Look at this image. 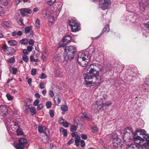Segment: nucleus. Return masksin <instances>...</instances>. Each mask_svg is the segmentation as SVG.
<instances>
[{"instance_id": "nucleus-40", "label": "nucleus", "mask_w": 149, "mask_h": 149, "mask_svg": "<svg viewBox=\"0 0 149 149\" xmlns=\"http://www.w3.org/2000/svg\"><path fill=\"white\" fill-rule=\"evenodd\" d=\"M46 105L47 109L50 108L52 106V103L50 101H48L46 102Z\"/></svg>"}, {"instance_id": "nucleus-6", "label": "nucleus", "mask_w": 149, "mask_h": 149, "mask_svg": "<svg viewBox=\"0 0 149 149\" xmlns=\"http://www.w3.org/2000/svg\"><path fill=\"white\" fill-rule=\"evenodd\" d=\"M137 132H136V130L135 132H133L132 131V132L131 133L132 135V137L135 141H136L137 140H139L141 141H142V139H145L146 137H148V136L144 135V136L143 137V138H142L141 136H138L137 135H139V134H138Z\"/></svg>"}, {"instance_id": "nucleus-44", "label": "nucleus", "mask_w": 149, "mask_h": 149, "mask_svg": "<svg viewBox=\"0 0 149 149\" xmlns=\"http://www.w3.org/2000/svg\"><path fill=\"white\" fill-rule=\"evenodd\" d=\"M12 70L13 71L12 73L13 74H16L17 71V69L16 68H12Z\"/></svg>"}, {"instance_id": "nucleus-9", "label": "nucleus", "mask_w": 149, "mask_h": 149, "mask_svg": "<svg viewBox=\"0 0 149 149\" xmlns=\"http://www.w3.org/2000/svg\"><path fill=\"white\" fill-rule=\"evenodd\" d=\"M32 26H27L25 28V33L26 36L30 37H32L33 36V33L32 30Z\"/></svg>"}, {"instance_id": "nucleus-30", "label": "nucleus", "mask_w": 149, "mask_h": 149, "mask_svg": "<svg viewBox=\"0 0 149 149\" xmlns=\"http://www.w3.org/2000/svg\"><path fill=\"white\" fill-rule=\"evenodd\" d=\"M81 118L84 120H91V117H89L87 115L83 114L81 116Z\"/></svg>"}, {"instance_id": "nucleus-64", "label": "nucleus", "mask_w": 149, "mask_h": 149, "mask_svg": "<svg viewBox=\"0 0 149 149\" xmlns=\"http://www.w3.org/2000/svg\"><path fill=\"white\" fill-rule=\"evenodd\" d=\"M17 34L18 36H21L22 35V33L21 31H19L17 33Z\"/></svg>"}, {"instance_id": "nucleus-36", "label": "nucleus", "mask_w": 149, "mask_h": 149, "mask_svg": "<svg viewBox=\"0 0 149 149\" xmlns=\"http://www.w3.org/2000/svg\"><path fill=\"white\" fill-rule=\"evenodd\" d=\"M55 74L56 77L62 76L61 72L59 70H56L55 72Z\"/></svg>"}, {"instance_id": "nucleus-51", "label": "nucleus", "mask_w": 149, "mask_h": 149, "mask_svg": "<svg viewBox=\"0 0 149 149\" xmlns=\"http://www.w3.org/2000/svg\"><path fill=\"white\" fill-rule=\"evenodd\" d=\"M47 77L46 75L44 73H42L40 78L41 79H43L46 78Z\"/></svg>"}, {"instance_id": "nucleus-35", "label": "nucleus", "mask_w": 149, "mask_h": 149, "mask_svg": "<svg viewBox=\"0 0 149 149\" xmlns=\"http://www.w3.org/2000/svg\"><path fill=\"white\" fill-rule=\"evenodd\" d=\"M61 109L62 111H68V108L67 106L63 105L61 107Z\"/></svg>"}, {"instance_id": "nucleus-39", "label": "nucleus", "mask_w": 149, "mask_h": 149, "mask_svg": "<svg viewBox=\"0 0 149 149\" xmlns=\"http://www.w3.org/2000/svg\"><path fill=\"white\" fill-rule=\"evenodd\" d=\"M98 130V128L96 126H93L92 127V132L93 133L96 132Z\"/></svg>"}, {"instance_id": "nucleus-14", "label": "nucleus", "mask_w": 149, "mask_h": 149, "mask_svg": "<svg viewBox=\"0 0 149 149\" xmlns=\"http://www.w3.org/2000/svg\"><path fill=\"white\" fill-rule=\"evenodd\" d=\"M146 4L145 0L143 1L139 2L140 9L142 11H145Z\"/></svg>"}, {"instance_id": "nucleus-60", "label": "nucleus", "mask_w": 149, "mask_h": 149, "mask_svg": "<svg viewBox=\"0 0 149 149\" xmlns=\"http://www.w3.org/2000/svg\"><path fill=\"white\" fill-rule=\"evenodd\" d=\"M44 83L42 82H40V83L39 86L40 88L41 89H43L44 88Z\"/></svg>"}, {"instance_id": "nucleus-42", "label": "nucleus", "mask_w": 149, "mask_h": 149, "mask_svg": "<svg viewBox=\"0 0 149 149\" xmlns=\"http://www.w3.org/2000/svg\"><path fill=\"white\" fill-rule=\"evenodd\" d=\"M6 96L8 99L9 100H11L13 99V97L11 96L9 94H7L6 95Z\"/></svg>"}, {"instance_id": "nucleus-32", "label": "nucleus", "mask_w": 149, "mask_h": 149, "mask_svg": "<svg viewBox=\"0 0 149 149\" xmlns=\"http://www.w3.org/2000/svg\"><path fill=\"white\" fill-rule=\"evenodd\" d=\"M20 44L23 45H26L28 43V40L26 39H23L20 41Z\"/></svg>"}, {"instance_id": "nucleus-43", "label": "nucleus", "mask_w": 149, "mask_h": 149, "mask_svg": "<svg viewBox=\"0 0 149 149\" xmlns=\"http://www.w3.org/2000/svg\"><path fill=\"white\" fill-rule=\"evenodd\" d=\"M44 107L43 104H40L38 105L37 109L38 110H40L42 109Z\"/></svg>"}, {"instance_id": "nucleus-10", "label": "nucleus", "mask_w": 149, "mask_h": 149, "mask_svg": "<svg viewBox=\"0 0 149 149\" xmlns=\"http://www.w3.org/2000/svg\"><path fill=\"white\" fill-rule=\"evenodd\" d=\"M29 111L32 113V115L33 116L36 114V111L34 107H30V105L28 106V107L26 108L25 111V112L26 113H28Z\"/></svg>"}, {"instance_id": "nucleus-16", "label": "nucleus", "mask_w": 149, "mask_h": 149, "mask_svg": "<svg viewBox=\"0 0 149 149\" xmlns=\"http://www.w3.org/2000/svg\"><path fill=\"white\" fill-rule=\"evenodd\" d=\"M46 130L45 129V128L41 126H38V131L40 133H45V135H47V133L46 132V130Z\"/></svg>"}, {"instance_id": "nucleus-7", "label": "nucleus", "mask_w": 149, "mask_h": 149, "mask_svg": "<svg viewBox=\"0 0 149 149\" xmlns=\"http://www.w3.org/2000/svg\"><path fill=\"white\" fill-rule=\"evenodd\" d=\"M110 0H100L99 2L100 7L103 10H105L107 9Z\"/></svg>"}, {"instance_id": "nucleus-45", "label": "nucleus", "mask_w": 149, "mask_h": 149, "mask_svg": "<svg viewBox=\"0 0 149 149\" xmlns=\"http://www.w3.org/2000/svg\"><path fill=\"white\" fill-rule=\"evenodd\" d=\"M36 69L35 68L32 69L31 71V74L33 76H35L36 73Z\"/></svg>"}, {"instance_id": "nucleus-21", "label": "nucleus", "mask_w": 149, "mask_h": 149, "mask_svg": "<svg viewBox=\"0 0 149 149\" xmlns=\"http://www.w3.org/2000/svg\"><path fill=\"white\" fill-rule=\"evenodd\" d=\"M69 24L71 27L75 25H77L78 23L74 20L72 19L69 20Z\"/></svg>"}, {"instance_id": "nucleus-34", "label": "nucleus", "mask_w": 149, "mask_h": 149, "mask_svg": "<svg viewBox=\"0 0 149 149\" xmlns=\"http://www.w3.org/2000/svg\"><path fill=\"white\" fill-rule=\"evenodd\" d=\"M1 4L3 6H7L8 3V0H1Z\"/></svg>"}, {"instance_id": "nucleus-12", "label": "nucleus", "mask_w": 149, "mask_h": 149, "mask_svg": "<svg viewBox=\"0 0 149 149\" xmlns=\"http://www.w3.org/2000/svg\"><path fill=\"white\" fill-rule=\"evenodd\" d=\"M71 40V37L69 36H67L65 37L63 39V45L62 46L63 47L65 45L68 44L70 42Z\"/></svg>"}, {"instance_id": "nucleus-58", "label": "nucleus", "mask_w": 149, "mask_h": 149, "mask_svg": "<svg viewBox=\"0 0 149 149\" xmlns=\"http://www.w3.org/2000/svg\"><path fill=\"white\" fill-rule=\"evenodd\" d=\"M18 23L19 24H21L22 25H24L23 20L22 19H20L18 21Z\"/></svg>"}, {"instance_id": "nucleus-2", "label": "nucleus", "mask_w": 149, "mask_h": 149, "mask_svg": "<svg viewBox=\"0 0 149 149\" xmlns=\"http://www.w3.org/2000/svg\"><path fill=\"white\" fill-rule=\"evenodd\" d=\"M64 50L67 54L64 57L66 61L73 59L77 50L76 47L74 45L66 46Z\"/></svg>"}, {"instance_id": "nucleus-20", "label": "nucleus", "mask_w": 149, "mask_h": 149, "mask_svg": "<svg viewBox=\"0 0 149 149\" xmlns=\"http://www.w3.org/2000/svg\"><path fill=\"white\" fill-rule=\"evenodd\" d=\"M79 27V24H77V25H75L71 26L72 31L74 32H77L78 30Z\"/></svg>"}, {"instance_id": "nucleus-41", "label": "nucleus", "mask_w": 149, "mask_h": 149, "mask_svg": "<svg viewBox=\"0 0 149 149\" xmlns=\"http://www.w3.org/2000/svg\"><path fill=\"white\" fill-rule=\"evenodd\" d=\"M4 9L2 6H0V15H1L4 14Z\"/></svg>"}, {"instance_id": "nucleus-23", "label": "nucleus", "mask_w": 149, "mask_h": 149, "mask_svg": "<svg viewBox=\"0 0 149 149\" xmlns=\"http://www.w3.org/2000/svg\"><path fill=\"white\" fill-rule=\"evenodd\" d=\"M60 131L62 132L63 135L65 136H67L68 135L67 131L66 129H64L63 127H61L60 129Z\"/></svg>"}, {"instance_id": "nucleus-1", "label": "nucleus", "mask_w": 149, "mask_h": 149, "mask_svg": "<svg viewBox=\"0 0 149 149\" xmlns=\"http://www.w3.org/2000/svg\"><path fill=\"white\" fill-rule=\"evenodd\" d=\"M88 73L90 74V75H87L85 77L86 84V85H90L92 84L91 81H87L86 79H91L93 77H95L96 79V81L93 84L92 86H98L101 84V77H98L99 75V71H97L94 68H91L89 70Z\"/></svg>"}, {"instance_id": "nucleus-13", "label": "nucleus", "mask_w": 149, "mask_h": 149, "mask_svg": "<svg viewBox=\"0 0 149 149\" xmlns=\"http://www.w3.org/2000/svg\"><path fill=\"white\" fill-rule=\"evenodd\" d=\"M8 110L7 108L4 106H1L0 107V114L3 116L7 113Z\"/></svg>"}, {"instance_id": "nucleus-31", "label": "nucleus", "mask_w": 149, "mask_h": 149, "mask_svg": "<svg viewBox=\"0 0 149 149\" xmlns=\"http://www.w3.org/2000/svg\"><path fill=\"white\" fill-rule=\"evenodd\" d=\"M132 130L130 127H127L124 130L123 132H125L132 133Z\"/></svg>"}, {"instance_id": "nucleus-33", "label": "nucleus", "mask_w": 149, "mask_h": 149, "mask_svg": "<svg viewBox=\"0 0 149 149\" xmlns=\"http://www.w3.org/2000/svg\"><path fill=\"white\" fill-rule=\"evenodd\" d=\"M77 125H72L71 126L70 128V131L72 132L75 131L77 130Z\"/></svg>"}, {"instance_id": "nucleus-25", "label": "nucleus", "mask_w": 149, "mask_h": 149, "mask_svg": "<svg viewBox=\"0 0 149 149\" xmlns=\"http://www.w3.org/2000/svg\"><path fill=\"white\" fill-rule=\"evenodd\" d=\"M16 132L17 133V135L18 136L19 135H23L24 134V133L22 132V129L20 127L18 128L16 130Z\"/></svg>"}, {"instance_id": "nucleus-52", "label": "nucleus", "mask_w": 149, "mask_h": 149, "mask_svg": "<svg viewBox=\"0 0 149 149\" xmlns=\"http://www.w3.org/2000/svg\"><path fill=\"white\" fill-rule=\"evenodd\" d=\"M81 146V147H84L85 146V143L84 141L81 140L80 141Z\"/></svg>"}, {"instance_id": "nucleus-3", "label": "nucleus", "mask_w": 149, "mask_h": 149, "mask_svg": "<svg viewBox=\"0 0 149 149\" xmlns=\"http://www.w3.org/2000/svg\"><path fill=\"white\" fill-rule=\"evenodd\" d=\"M90 56L89 54V52L88 51H85L82 52H79L78 54L77 61L79 64L81 65V60L83 61H85L88 63L89 61Z\"/></svg>"}, {"instance_id": "nucleus-28", "label": "nucleus", "mask_w": 149, "mask_h": 149, "mask_svg": "<svg viewBox=\"0 0 149 149\" xmlns=\"http://www.w3.org/2000/svg\"><path fill=\"white\" fill-rule=\"evenodd\" d=\"M123 136L124 138H125L128 139H131V135L132 134L131 133H128L125 132H123Z\"/></svg>"}, {"instance_id": "nucleus-54", "label": "nucleus", "mask_w": 149, "mask_h": 149, "mask_svg": "<svg viewBox=\"0 0 149 149\" xmlns=\"http://www.w3.org/2000/svg\"><path fill=\"white\" fill-rule=\"evenodd\" d=\"M74 141V140L73 139H71L70 140H69L68 143L67 145L69 146L72 143H73Z\"/></svg>"}, {"instance_id": "nucleus-48", "label": "nucleus", "mask_w": 149, "mask_h": 149, "mask_svg": "<svg viewBox=\"0 0 149 149\" xmlns=\"http://www.w3.org/2000/svg\"><path fill=\"white\" fill-rule=\"evenodd\" d=\"M145 82L146 84L149 85V75L146 78Z\"/></svg>"}, {"instance_id": "nucleus-18", "label": "nucleus", "mask_w": 149, "mask_h": 149, "mask_svg": "<svg viewBox=\"0 0 149 149\" xmlns=\"http://www.w3.org/2000/svg\"><path fill=\"white\" fill-rule=\"evenodd\" d=\"M109 30V25L107 24L103 28L101 32V34H103L104 32H108Z\"/></svg>"}, {"instance_id": "nucleus-63", "label": "nucleus", "mask_w": 149, "mask_h": 149, "mask_svg": "<svg viewBox=\"0 0 149 149\" xmlns=\"http://www.w3.org/2000/svg\"><path fill=\"white\" fill-rule=\"evenodd\" d=\"M7 46L6 45H3L2 47V49L4 50L5 51L7 49Z\"/></svg>"}, {"instance_id": "nucleus-22", "label": "nucleus", "mask_w": 149, "mask_h": 149, "mask_svg": "<svg viewBox=\"0 0 149 149\" xmlns=\"http://www.w3.org/2000/svg\"><path fill=\"white\" fill-rule=\"evenodd\" d=\"M1 25L4 27H9L10 25V22L9 21H4L1 23Z\"/></svg>"}, {"instance_id": "nucleus-56", "label": "nucleus", "mask_w": 149, "mask_h": 149, "mask_svg": "<svg viewBox=\"0 0 149 149\" xmlns=\"http://www.w3.org/2000/svg\"><path fill=\"white\" fill-rule=\"evenodd\" d=\"M81 137V138L84 140H86L87 138L86 135L84 134H82Z\"/></svg>"}, {"instance_id": "nucleus-49", "label": "nucleus", "mask_w": 149, "mask_h": 149, "mask_svg": "<svg viewBox=\"0 0 149 149\" xmlns=\"http://www.w3.org/2000/svg\"><path fill=\"white\" fill-rule=\"evenodd\" d=\"M56 0H50L47 2V3L49 5H52L54 3Z\"/></svg>"}, {"instance_id": "nucleus-5", "label": "nucleus", "mask_w": 149, "mask_h": 149, "mask_svg": "<svg viewBox=\"0 0 149 149\" xmlns=\"http://www.w3.org/2000/svg\"><path fill=\"white\" fill-rule=\"evenodd\" d=\"M27 143L26 140L24 138H21L15 147L16 149H23Z\"/></svg>"}, {"instance_id": "nucleus-29", "label": "nucleus", "mask_w": 149, "mask_h": 149, "mask_svg": "<svg viewBox=\"0 0 149 149\" xmlns=\"http://www.w3.org/2000/svg\"><path fill=\"white\" fill-rule=\"evenodd\" d=\"M61 120L63 121V122H61V123L63 125L64 127H68V126H69V123H68L67 121L64 122V120L63 118H62L60 120V121Z\"/></svg>"}, {"instance_id": "nucleus-59", "label": "nucleus", "mask_w": 149, "mask_h": 149, "mask_svg": "<svg viewBox=\"0 0 149 149\" xmlns=\"http://www.w3.org/2000/svg\"><path fill=\"white\" fill-rule=\"evenodd\" d=\"M9 61L10 63H14L15 62V59L14 57L11 58L9 59Z\"/></svg>"}, {"instance_id": "nucleus-61", "label": "nucleus", "mask_w": 149, "mask_h": 149, "mask_svg": "<svg viewBox=\"0 0 149 149\" xmlns=\"http://www.w3.org/2000/svg\"><path fill=\"white\" fill-rule=\"evenodd\" d=\"M49 95L51 97H52L54 96V94L52 91H49Z\"/></svg>"}, {"instance_id": "nucleus-38", "label": "nucleus", "mask_w": 149, "mask_h": 149, "mask_svg": "<svg viewBox=\"0 0 149 149\" xmlns=\"http://www.w3.org/2000/svg\"><path fill=\"white\" fill-rule=\"evenodd\" d=\"M60 58V56L56 55L52 59V61L53 62L58 61L59 60Z\"/></svg>"}, {"instance_id": "nucleus-15", "label": "nucleus", "mask_w": 149, "mask_h": 149, "mask_svg": "<svg viewBox=\"0 0 149 149\" xmlns=\"http://www.w3.org/2000/svg\"><path fill=\"white\" fill-rule=\"evenodd\" d=\"M127 148V149H139V146L135 144L128 145Z\"/></svg>"}, {"instance_id": "nucleus-57", "label": "nucleus", "mask_w": 149, "mask_h": 149, "mask_svg": "<svg viewBox=\"0 0 149 149\" xmlns=\"http://www.w3.org/2000/svg\"><path fill=\"white\" fill-rule=\"evenodd\" d=\"M144 25L146 28L149 30V21L148 22L147 24H144Z\"/></svg>"}, {"instance_id": "nucleus-27", "label": "nucleus", "mask_w": 149, "mask_h": 149, "mask_svg": "<svg viewBox=\"0 0 149 149\" xmlns=\"http://www.w3.org/2000/svg\"><path fill=\"white\" fill-rule=\"evenodd\" d=\"M61 99H60L59 96H57L54 97L55 103L56 105H58L61 102Z\"/></svg>"}, {"instance_id": "nucleus-24", "label": "nucleus", "mask_w": 149, "mask_h": 149, "mask_svg": "<svg viewBox=\"0 0 149 149\" xmlns=\"http://www.w3.org/2000/svg\"><path fill=\"white\" fill-rule=\"evenodd\" d=\"M8 43L10 46H13L16 45L17 42L16 40H13L8 41Z\"/></svg>"}, {"instance_id": "nucleus-26", "label": "nucleus", "mask_w": 149, "mask_h": 149, "mask_svg": "<svg viewBox=\"0 0 149 149\" xmlns=\"http://www.w3.org/2000/svg\"><path fill=\"white\" fill-rule=\"evenodd\" d=\"M113 141V142L115 143H116L117 144H119L122 141L121 139L117 137L114 138Z\"/></svg>"}, {"instance_id": "nucleus-4", "label": "nucleus", "mask_w": 149, "mask_h": 149, "mask_svg": "<svg viewBox=\"0 0 149 149\" xmlns=\"http://www.w3.org/2000/svg\"><path fill=\"white\" fill-rule=\"evenodd\" d=\"M96 103V104L94 105V106L96 108V110L98 111L102 110L104 105L109 106L111 104V103L110 102L108 101L105 102L104 104L102 100H101L99 101H97Z\"/></svg>"}, {"instance_id": "nucleus-62", "label": "nucleus", "mask_w": 149, "mask_h": 149, "mask_svg": "<svg viewBox=\"0 0 149 149\" xmlns=\"http://www.w3.org/2000/svg\"><path fill=\"white\" fill-rule=\"evenodd\" d=\"M14 125L17 127L18 128L20 127L19 125V124L18 122L15 121L14 122Z\"/></svg>"}, {"instance_id": "nucleus-55", "label": "nucleus", "mask_w": 149, "mask_h": 149, "mask_svg": "<svg viewBox=\"0 0 149 149\" xmlns=\"http://www.w3.org/2000/svg\"><path fill=\"white\" fill-rule=\"evenodd\" d=\"M27 49L28 51L31 52L32 50L33 47L31 46H29L27 47Z\"/></svg>"}, {"instance_id": "nucleus-50", "label": "nucleus", "mask_w": 149, "mask_h": 149, "mask_svg": "<svg viewBox=\"0 0 149 149\" xmlns=\"http://www.w3.org/2000/svg\"><path fill=\"white\" fill-rule=\"evenodd\" d=\"M49 113L50 117L51 118H53L54 116V111L53 110H50L49 111Z\"/></svg>"}, {"instance_id": "nucleus-17", "label": "nucleus", "mask_w": 149, "mask_h": 149, "mask_svg": "<svg viewBox=\"0 0 149 149\" xmlns=\"http://www.w3.org/2000/svg\"><path fill=\"white\" fill-rule=\"evenodd\" d=\"M136 132H138L139 135L142 136H141L142 138H143V137L144 136V135L148 136V138H149V135L148 134H146V132L143 130H136Z\"/></svg>"}, {"instance_id": "nucleus-19", "label": "nucleus", "mask_w": 149, "mask_h": 149, "mask_svg": "<svg viewBox=\"0 0 149 149\" xmlns=\"http://www.w3.org/2000/svg\"><path fill=\"white\" fill-rule=\"evenodd\" d=\"M80 140V137L78 135H77L75 138V143L76 145L78 146L79 145V141Z\"/></svg>"}, {"instance_id": "nucleus-37", "label": "nucleus", "mask_w": 149, "mask_h": 149, "mask_svg": "<svg viewBox=\"0 0 149 149\" xmlns=\"http://www.w3.org/2000/svg\"><path fill=\"white\" fill-rule=\"evenodd\" d=\"M22 60L26 62H27L29 60L28 56L26 55H24L22 56Z\"/></svg>"}, {"instance_id": "nucleus-53", "label": "nucleus", "mask_w": 149, "mask_h": 149, "mask_svg": "<svg viewBox=\"0 0 149 149\" xmlns=\"http://www.w3.org/2000/svg\"><path fill=\"white\" fill-rule=\"evenodd\" d=\"M34 41L32 39H30L29 42V44L30 45H34Z\"/></svg>"}, {"instance_id": "nucleus-47", "label": "nucleus", "mask_w": 149, "mask_h": 149, "mask_svg": "<svg viewBox=\"0 0 149 149\" xmlns=\"http://www.w3.org/2000/svg\"><path fill=\"white\" fill-rule=\"evenodd\" d=\"M40 101L38 100H36L34 102L33 104L35 106H37L38 105Z\"/></svg>"}, {"instance_id": "nucleus-8", "label": "nucleus", "mask_w": 149, "mask_h": 149, "mask_svg": "<svg viewBox=\"0 0 149 149\" xmlns=\"http://www.w3.org/2000/svg\"><path fill=\"white\" fill-rule=\"evenodd\" d=\"M141 142H142L143 144L141 145L142 149H149V138L148 136L146 137L145 139H142Z\"/></svg>"}, {"instance_id": "nucleus-46", "label": "nucleus", "mask_w": 149, "mask_h": 149, "mask_svg": "<svg viewBox=\"0 0 149 149\" xmlns=\"http://www.w3.org/2000/svg\"><path fill=\"white\" fill-rule=\"evenodd\" d=\"M36 25L37 27H39L40 25V21L38 19H37L36 22Z\"/></svg>"}, {"instance_id": "nucleus-11", "label": "nucleus", "mask_w": 149, "mask_h": 149, "mask_svg": "<svg viewBox=\"0 0 149 149\" xmlns=\"http://www.w3.org/2000/svg\"><path fill=\"white\" fill-rule=\"evenodd\" d=\"M20 13L22 16H24L25 15V13L28 14H31L32 12L31 9L28 8H23L20 10Z\"/></svg>"}]
</instances>
